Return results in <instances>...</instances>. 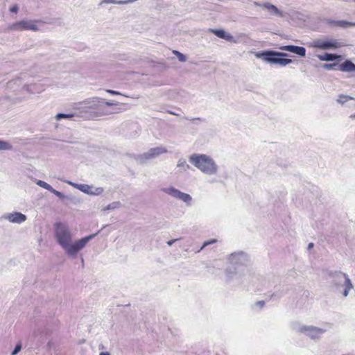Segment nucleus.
<instances>
[{
  "mask_svg": "<svg viewBox=\"0 0 355 355\" xmlns=\"http://www.w3.org/2000/svg\"><path fill=\"white\" fill-rule=\"evenodd\" d=\"M99 232L85 236L72 243V235L69 227L61 222L54 225V235L57 243L65 251L66 254L74 258L87 243L92 240Z\"/></svg>",
  "mask_w": 355,
  "mask_h": 355,
  "instance_id": "obj_1",
  "label": "nucleus"
},
{
  "mask_svg": "<svg viewBox=\"0 0 355 355\" xmlns=\"http://www.w3.org/2000/svg\"><path fill=\"white\" fill-rule=\"evenodd\" d=\"M328 276L332 279L331 284L335 290L345 297H347L350 290L354 288L348 275L340 270H330Z\"/></svg>",
  "mask_w": 355,
  "mask_h": 355,
  "instance_id": "obj_2",
  "label": "nucleus"
},
{
  "mask_svg": "<svg viewBox=\"0 0 355 355\" xmlns=\"http://www.w3.org/2000/svg\"><path fill=\"white\" fill-rule=\"evenodd\" d=\"M189 162L205 174L214 175L218 171L215 161L205 154H193L189 157Z\"/></svg>",
  "mask_w": 355,
  "mask_h": 355,
  "instance_id": "obj_3",
  "label": "nucleus"
},
{
  "mask_svg": "<svg viewBox=\"0 0 355 355\" xmlns=\"http://www.w3.org/2000/svg\"><path fill=\"white\" fill-rule=\"evenodd\" d=\"M257 58L262 60L263 62L272 64H279L284 67L293 62L291 59L285 58L288 56L286 53L276 51L273 50H264L254 53Z\"/></svg>",
  "mask_w": 355,
  "mask_h": 355,
  "instance_id": "obj_4",
  "label": "nucleus"
},
{
  "mask_svg": "<svg viewBox=\"0 0 355 355\" xmlns=\"http://www.w3.org/2000/svg\"><path fill=\"white\" fill-rule=\"evenodd\" d=\"M230 263L233 266V269L228 268L226 270L227 280L230 281L234 278V276H237V270L240 267H245L250 263V259L247 254L242 251L232 253L230 256Z\"/></svg>",
  "mask_w": 355,
  "mask_h": 355,
  "instance_id": "obj_5",
  "label": "nucleus"
},
{
  "mask_svg": "<svg viewBox=\"0 0 355 355\" xmlns=\"http://www.w3.org/2000/svg\"><path fill=\"white\" fill-rule=\"evenodd\" d=\"M80 109L85 112L93 113L96 116H103L114 113L105 109L103 98L94 97L80 103Z\"/></svg>",
  "mask_w": 355,
  "mask_h": 355,
  "instance_id": "obj_6",
  "label": "nucleus"
},
{
  "mask_svg": "<svg viewBox=\"0 0 355 355\" xmlns=\"http://www.w3.org/2000/svg\"><path fill=\"white\" fill-rule=\"evenodd\" d=\"M293 328L296 331L305 334L312 340L319 339L321 336L326 332L325 329L319 328L313 325L299 324Z\"/></svg>",
  "mask_w": 355,
  "mask_h": 355,
  "instance_id": "obj_7",
  "label": "nucleus"
},
{
  "mask_svg": "<svg viewBox=\"0 0 355 355\" xmlns=\"http://www.w3.org/2000/svg\"><path fill=\"white\" fill-rule=\"evenodd\" d=\"M346 43L343 40L331 39L328 40H316L313 46L322 50H334L344 47Z\"/></svg>",
  "mask_w": 355,
  "mask_h": 355,
  "instance_id": "obj_8",
  "label": "nucleus"
},
{
  "mask_svg": "<svg viewBox=\"0 0 355 355\" xmlns=\"http://www.w3.org/2000/svg\"><path fill=\"white\" fill-rule=\"evenodd\" d=\"M167 149L162 146H157L149 149L146 153L135 155V159L140 164H144L146 160L154 159L159 155L166 153Z\"/></svg>",
  "mask_w": 355,
  "mask_h": 355,
  "instance_id": "obj_9",
  "label": "nucleus"
},
{
  "mask_svg": "<svg viewBox=\"0 0 355 355\" xmlns=\"http://www.w3.org/2000/svg\"><path fill=\"white\" fill-rule=\"evenodd\" d=\"M162 191L174 198L185 202L187 206L191 205L192 197L189 194L183 193L173 187L164 188L162 189Z\"/></svg>",
  "mask_w": 355,
  "mask_h": 355,
  "instance_id": "obj_10",
  "label": "nucleus"
},
{
  "mask_svg": "<svg viewBox=\"0 0 355 355\" xmlns=\"http://www.w3.org/2000/svg\"><path fill=\"white\" fill-rule=\"evenodd\" d=\"M8 29L11 31H22L27 30L36 31L38 30V28L33 21L26 19L10 24Z\"/></svg>",
  "mask_w": 355,
  "mask_h": 355,
  "instance_id": "obj_11",
  "label": "nucleus"
},
{
  "mask_svg": "<svg viewBox=\"0 0 355 355\" xmlns=\"http://www.w3.org/2000/svg\"><path fill=\"white\" fill-rule=\"evenodd\" d=\"M323 68L327 70L338 69L343 72L355 71V64L350 60H346L340 64L338 63L324 64Z\"/></svg>",
  "mask_w": 355,
  "mask_h": 355,
  "instance_id": "obj_12",
  "label": "nucleus"
},
{
  "mask_svg": "<svg viewBox=\"0 0 355 355\" xmlns=\"http://www.w3.org/2000/svg\"><path fill=\"white\" fill-rule=\"evenodd\" d=\"M255 6L261 7L268 10L269 14L273 17H283L284 12L280 10L276 6L270 3V2L260 3L257 1L254 2Z\"/></svg>",
  "mask_w": 355,
  "mask_h": 355,
  "instance_id": "obj_13",
  "label": "nucleus"
},
{
  "mask_svg": "<svg viewBox=\"0 0 355 355\" xmlns=\"http://www.w3.org/2000/svg\"><path fill=\"white\" fill-rule=\"evenodd\" d=\"M3 218L8 220L10 223L21 224L26 220V216L21 212L14 211L8 213L2 216Z\"/></svg>",
  "mask_w": 355,
  "mask_h": 355,
  "instance_id": "obj_14",
  "label": "nucleus"
},
{
  "mask_svg": "<svg viewBox=\"0 0 355 355\" xmlns=\"http://www.w3.org/2000/svg\"><path fill=\"white\" fill-rule=\"evenodd\" d=\"M78 190L82 192L91 195V196H98L103 193L104 189L103 187H94L86 184H83L78 186Z\"/></svg>",
  "mask_w": 355,
  "mask_h": 355,
  "instance_id": "obj_15",
  "label": "nucleus"
},
{
  "mask_svg": "<svg viewBox=\"0 0 355 355\" xmlns=\"http://www.w3.org/2000/svg\"><path fill=\"white\" fill-rule=\"evenodd\" d=\"M279 49L282 51H286L296 54L302 58L306 56V49L303 46L295 45L281 46Z\"/></svg>",
  "mask_w": 355,
  "mask_h": 355,
  "instance_id": "obj_16",
  "label": "nucleus"
},
{
  "mask_svg": "<svg viewBox=\"0 0 355 355\" xmlns=\"http://www.w3.org/2000/svg\"><path fill=\"white\" fill-rule=\"evenodd\" d=\"M209 31L219 38L224 39L227 42H234V37L223 29H210Z\"/></svg>",
  "mask_w": 355,
  "mask_h": 355,
  "instance_id": "obj_17",
  "label": "nucleus"
},
{
  "mask_svg": "<svg viewBox=\"0 0 355 355\" xmlns=\"http://www.w3.org/2000/svg\"><path fill=\"white\" fill-rule=\"evenodd\" d=\"M340 58V55L334 53H324L323 55H318V58L320 61H335Z\"/></svg>",
  "mask_w": 355,
  "mask_h": 355,
  "instance_id": "obj_18",
  "label": "nucleus"
},
{
  "mask_svg": "<svg viewBox=\"0 0 355 355\" xmlns=\"http://www.w3.org/2000/svg\"><path fill=\"white\" fill-rule=\"evenodd\" d=\"M327 24L332 26H337L346 28L350 26L351 24L345 20H329Z\"/></svg>",
  "mask_w": 355,
  "mask_h": 355,
  "instance_id": "obj_19",
  "label": "nucleus"
},
{
  "mask_svg": "<svg viewBox=\"0 0 355 355\" xmlns=\"http://www.w3.org/2000/svg\"><path fill=\"white\" fill-rule=\"evenodd\" d=\"M76 116V114L74 113H69V114H65V113H58L55 116V119L58 121H60L63 119H72Z\"/></svg>",
  "mask_w": 355,
  "mask_h": 355,
  "instance_id": "obj_20",
  "label": "nucleus"
},
{
  "mask_svg": "<svg viewBox=\"0 0 355 355\" xmlns=\"http://www.w3.org/2000/svg\"><path fill=\"white\" fill-rule=\"evenodd\" d=\"M288 291V289L287 288H281L275 292H274L272 293V295H271V297H277L278 299L282 297L284 295L286 294Z\"/></svg>",
  "mask_w": 355,
  "mask_h": 355,
  "instance_id": "obj_21",
  "label": "nucleus"
},
{
  "mask_svg": "<svg viewBox=\"0 0 355 355\" xmlns=\"http://www.w3.org/2000/svg\"><path fill=\"white\" fill-rule=\"evenodd\" d=\"M352 99H353V98L348 95L340 94L337 99V102L341 105H343L345 103Z\"/></svg>",
  "mask_w": 355,
  "mask_h": 355,
  "instance_id": "obj_22",
  "label": "nucleus"
},
{
  "mask_svg": "<svg viewBox=\"0 0 355 355\" xmlns=\"http://www.w3.org/2000/svg\"><path fill=\"white\" fill-rule=\"evenodd\" d=\"M12 146L8 141L0 139V150H11Z\"/></svg>",
  "mask_w": 355,
  "mask_h": 355,
  "instance_id": "obj_23",
  "label": "nucleus"
},
{
  "mask_svg": "<svg viewBox=\"0 0 355 355\" xmlns=\"http://www.w3.org/2000/svg\"><path fill=\"white\" fill-rule=\"evenodd\" d=\"M177 166L178 168H182L184 171H187L188 169L190 168L189 165L187 164L186 160L184 159H179V161L178 162V164H177Z\"/></svg>",
  "mask_w": 355,
  "mask_h": 355,
  "instance_id": "obj_24",
  "label": "nucleus"
},
{
  "mask_svg": "<svg viewBox=\"0 0 355 355\" xmlns=\"http://www.w3.org/2000/svg\"><path fill=\"white\" fill-rule=\"evenodd\" d=\"M137 0H125V1H116V0H105V2L112 3L114 4L123 5L128 4L136 1Z\"/></svg>",
  "mask_w": 355,
  "mask_h": 355,
  "instance_id": "obj_25",
  "label": "nucleus"
},
{
  "mask_svg": "<svg viewBox=\"0 0 355 355\" xmlns=\"http://www.w3.org/2000/svg\"><path fill=\"white\" fill-rule=\"evenodd\" d=\"M36 184L40 186V187H42L48 191H49L50 192H51L52 189H53V188L48 183H46V182L44 181H42V180H37Z\"/></svg>",
  "mask_w": 355,
  "mask_h": 355,
  "instance_id": "obj_26",
  "label": "nucleus"
},
{
  "mask_svg": "<svg viewBox=\"0 0 355 355\" xmlns=\"http://www.w3.org/2000/svg\"><path fill=\"white\" fill-rule=\"evenodd\" d=\"M121 206V202L117 201V202H113L110 204H109L106 207H105L103 209L104 210H111V209H116V208H119V207Z\"/></svg>",
  "mask_w": 355,
  "mask_h": 355,
  "instance_id": "obj_27",
  "label": "nucleus"
},
{
  "mask_svg": "<svg viewBox=\"0 0 355 355\" xmlns=\"http://www.w3.org/2000/svg\"><path fill=\"white\" fill-rule=\"evenodd\" d=\"M173 54L175 55L178 58V59L179 60L180 62H185L187 60V57L185 55H184L183 53L179 52L178 51H175L174 50L173 51Z\"/></svg>",
  "mask_w": 355,
  "mask_h": 355,
  "instance_id": "obj_28",
  "label": "nucleus"
},
{
  "mask_svg": "<svg viewBox=\"0 0 355 355\" xmlns=\"http://www.w3.org/2000/svg\"><path fill=\"white\" fill-rule=\"evenodd\" d=\"M52 193H53L54 195H55L57 197H58L60 199H64V198H68L67 196H64L62 192L60 191H58L55 189H52L51 192Z\"/></svg>",
  "mask_w": 355,
  "mask_h": 355,
  "instance_id": "obj_29",
  "label": "nucleus"
},
{
  "mask_svg": "<svg viewBox=\"0 0 355 355\" xmlns=\"http://www.w3.org/2000/svg\"><path fill=\"white\" fill-rule=\"evenodd\" d=\"M21 349V345L20 343H17L12 352H11V355H16L18 354Z\"/></svg>",
  "mask_w": 355,
  "mask_h": 355,
  "instance_id": "obj_30",
  "label": "nucleus"
},
{
  "mask_svg": "<svg viewBox=\"0 0 355 355\" xmlns=\"http://www.w3.org/2000/svg\"><path fill=\"white\" fill-rule=\"evenodd\" d=\"M216 242V239H211V240H209V241H205L202 244V246L200 248V249L198 251V252H200V250H202L204 248H205L206 246L209 245H211L212 243H214Z\"/></svg>",
  "mask_w": 355,
  "mask_h": 355,
  "instance_id": "obj_31",
  "label": "nucleus"
},
{
  "mask_svg": "<svg viewBox=\"0 0 355 355\" xmlns=\"http://www.w3.org/2000/svg\"><path fill=\"white\" fill-rule=\"evenodd\" d=\"M216 242V239H211V240H209V241H205L202 244V246L200 248V249L198 251V252H200V250H202L204 248H205L206 246L209 245H211L212 243H214Z\"/></svg>",
  "mask_w": 355,
  "mask_h": 355,
  "instance_id": "obj_32",
  "label": "nucleus"
},
{
  "mask_svg": "<svg viewBox=\"0 0 355 355\" xmlns=\"http://www.w3.org/2000/svg\"><path fill=\"white\" fill-rule=\"evenodd\" d=\"M35 85H26L23 87V89L28 92H34Z\"/></svg>",
  "mask_w": 355,
  "mask_h": 355,
  "instance_id": "obj_33",
  "label": "nucleus"
},
{
  "mask_svg": "<svg viewBox=\"0 0 355 355\" xmlns=\"http://www.w3.org/2000/svg\"><path fill=\"white\" fill-rule=\"evenodd\" d=\"M103 104L105 105V110H108L107 107L109 106H113V105H118L117 103H114L110 101H105V99H103Z\"/></svg>",
  "mask_w": 355,
  "mask_h": 355,
  "instance_id": "obj_34",
  "label": "nucleus"
},
{
  "mask_svg": "<svg viewBox=\"0 0 355 355\" xmlns=\"http://www.w3.org/2000/svg\"><path fill=\"white\" fill-rule=\"evenodd\" d=\"M19 8L17 5H14L10 9V11L11 12L17 13L18 12Z\"/></svg>",
  "mask_w": 355,
  "mask_h": 355,
  "instance_id": "obj_35",
  "label": "nucleus"
},
{
  "mask_svg": "<svg viewBox=\"0 0 355 355\" xmlns=\"http://www.w3.org/2000/svg\"><path fill=\"white\" fill-rule=\"evenodd\" d=\"M107 92L109 94H113V95L120 94V93L119 92L114 91V90H111V89H107Z\"/></svg>",
  "mask_w": 355,
  "mask_h": 355,
  "instance_id": "obj_36",
  "label": "nucleus"
},
{
  "mask_svg": "<svg viewBox=\"0 0 355 355\" xmlns=\"http://www.w3.org/2000/svg\"><path fill=\"white\" fill-rule=\"evenodd\" d=\"M265 304V302L264 301H258L256 302V305L260 306L261 308H262Z\"/></svg>",
  "mask_w": 355,
  "mask_h": 355,
  "instance_id": "obj_37",
  "label": "nucleus"
},
{
  "mask_svg": "<svg viewBox=\"0 0 355 355\" xmlns=\"http://www.w3.org/2000/svg\"><path fill=\"white\" fill-rule=\"evenodd\" d=\"M68 183L70 184V185H72L73 187L76 188L78 189V186L79 185H82L83 184H76V183H73L71 182H68Z\"/></svg>",
  "mask_w": 355,
  "mask_h": 355,
  "instance_id": "obj_38",
  "label": "nucleus"
},
{
  "mask_svg": "<svg viewBox=\"0 0 355 355\" xmlns=\"http://www.w3.org/2000/svg\"><path fill=\"white\" fill-rule=\"evenodd\" d=\"M19 80L18 79H17V80H11V81H10V82L8 83V85H9V87H12V85L13 84H17V82H19Z\"/></svg>",
  "mask_w": 355,
  "mask_h": 355,
  "instance_id": "obj_39",
  "label": "nucleus"
},
{
  "mask_svg": "<svg viewBox=\"0 0 355 355\" xmlns=\"http://www.w3.org/2000/svg\"><path fill=\"white\" fill-rule=\"evenodd\" d=\"M178 239H172V240H170L168 241H167V244L169 246H171L176 241H178Z\"/></svg>",
  "mask_w": 355,
  "mask_h": 355,
  "instance_id": "obj_40",
  "label": "nucleus"
},
{
  "mask_svg": "<svg viewBox=\"0 0 355 355\" xmlns=\"http://www.w3.org/2000/svg\"><path fill=\"white\" fill-rule=\"evenodd\" d=\"M168 113L171 114H173V115H175V116H178L179 114L178 113H175V112H172V111H167Z\"/></svg>",
  "mask_w": 355,
  "mask_h": 355,
  "instance_id": "obj_41",
  "label": "nucleus"
},
{
  "mask_svg": "<svg viewBox=\"0 0 355 355\" xmlns=\"http://www.w3.org/2000/svg\"><path fill=\"white\" fill-rule=\"evenodd\" d=\"M313 247V243H310L308 245V250L311 249Z\"/></svg>",
  "mask_w": 355,
  "mask_h": 355,
  "instance_id": "obj_42",
  "label": "nucleus"
},
{
  "mask_svg": "<svg viewBox=\"0 0 355 355\" xmlns=\"http://www.w3.org/2000/svg\"><path fill=\"white\" fill-rule=\"evenodd\" d=\"M99 355H110L109 352H101Z\"/></svg>",
  "mask_w": 355,
  "mask_h": 355,
  "instance_id": "obj_43",
  "label": "nucleus"
},
{
  "mask_svg": "<svg viewBox=\"0 0 355 355\" xmlns=\"http://www.w3.org/2000/svg\"><path fill=\"white\" fill-rule=\"evenodd\" d=\"M349 118L353 119H355V113H354V114H351V115L349 116Z\"/></svg>",
  "mask_w": 355,
  "mask_h": 355,
  "instance_id": "obj_44",
  "label": "nucleus"
},
{
  "mask_svg": "<svg viewBox=\"0 0 355 355\" xmlns=\"http://www.w3.org/2000/svg\"><path fill=\"white\" fill-rule=\"evenodd\" d=\"M191 120H193H193H202V119H201V118H200V117H196V118H193V119H191Z\"/></svg>",
  "mask_w": 355,
  "mask_h": 355,
  "instance_id": "obj_45",
  "label": "nucleus"
},
{
  "mask_svg": "<svg viewBox=\"0 0 355 355\" xmlns=\"http://www.w3.org/2000/svg\"><path fill=\"white\" fill-rule=\"evenodd\" d=\"M350 26H355V22H350Z\"/></svg>",
  "mask_w": 355,
  "mask_h": 355,
  "instance_id": "obj_46",
  "label": "nucleus"
},
{
  "mask_svg": "<svg viewBox=\"0 0 355 355\" xmlns=\"http://www.w3.org/2000/svg\"><path fill=\"white\" fill-rule=\"evenodd\" d=\"M81 260H82V262L83 263L84 262V259H83V257L81 258Z\"/></svg>",
  "mask_w": 355,
  "mask_h": 355,
  "instance_id": "obj_47",
  "label": "nucleus"
},
{
  "mask_svg": "<svg viewBox=\"0 0 355 355\" xmlns=\"http://www.w3.org/2000/svg\"><path fill=\"white\" fill-rule=\"evenodd\" d=\"M354 1H355V0H353Z\"/></svg>",
  "mask_w": 355,
  "mask_h": 355,
  "instance_id": "obj_48",
  "label": "nucleus"
}]
</instances>
